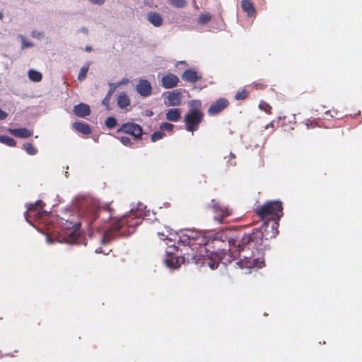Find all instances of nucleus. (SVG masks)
<instances>
[{
	"label": "nucleus",
	"mask_w": 362,
	"mask_h": 362,
	"mask_svg": "<svg viewBox=\"0 0 362 362\" xmlns=\"http://www.w3.org/2000/svg\"><path fill=\"white\" fill-rule=\"evenodd\" d=\"M7 113L0 108V119H4L7 117Z\"/></svg>",
	"instance_id": "37998d69"
},
{
	"label": "nucleus",
	"mask_w": 362,
	"mask_h": 362,
	"mask_svg": "<svg viewBox=\"0 0 362 362\" xmlns=\"http://www.w3.org/2000/svg\"><path fill=\"white\" fill-rule=\"evenodd\" d=\"M148 21L156 27L162 25L163 23L161 16L156 12H150L148 13Z\"/></svg>",
	"instance_id": "412c9836"
},
{
	"label": "nucleus",
	"mask_w": 362,
	"mask_h": 362,
	"mask_svg": "<svg viewBox=\"0 0 362 362\" xmlns=\"http://www.w3.org/2000/svg\"><path fill=\"white\" fill-rule=\"evenodd\" d=\"M38 35H38L37 33H36L35 32H33V33H32V36H33V37H37Z\"/></svg>",
	"instance_id": "09e8293b"
},
{
	"label": "nucleus",
	"mask_w": 362,
	"mask_h": 362,
	"mask_svg": "<svg viewBox=\"0 0 362 362\" xmlns=\"http://www.w3.org/2000/svg\"><path fill=\"white\" fill-rule=\"evenodd\" d=\"M170 4L178 8H184L187 5V1L185 0H169Z\"/></svg>",
	"instance_id": "7c9ffc66"
},
{
	"label": "nucleus",
	"mask_w": 362,
	"mask_h": 362,
	"mask_svg": "<svg viewBox=\"0 0 362 362\" xmlns=\"http://www.w3.org/2000/svg\"><path fill=\"white\" fill-rule=\"evenodd\" d=\"M182 78L187 82L195 83L202 78V75L199 74L196 71L189 69L182 74Z\"/></svg>",
	"instance_id": "dca6fc26"
},
{
	"label": "nucleus",
	"mask_w": 362,
	"mask_h": 362,
	"mask_svg": "<svg viewBox=\"0 0 362 362\" xmlns=\"http://www.w3.org/2000/svg\"><path fill=\"white\" fill-rule=\"evenodd\" d=\"M255 212L262 221H279L284 215L282 203L279 200L266 202L257 206Z\"/></svg>",
	"instance_id": "39448f33"
},
{
	"label": "nucleus",
	"mask_w": 362,
	"mask_h": 362,
	"mask_svg": "<svg viewBox=\"0 0 362 362\" xmlns=\"http://www.w3.org/2000/svg\"><path fill=\"white\" fill-rule=\"evenodd\" d=\"M158 238L160 239V240H165V237H167V235H165L164 233H158Z\"/></svg>",
	"instance_id": "49530a36"
},
{
	"label": "nucleus",
	"mask_w": 362,
	"mask_h": 362,
	"mask_svg": "<svg viewBox=\"0 0 362 362\" xmlns=\"http://www.w3.org/2000/svg\"><path fill=\"white\" fill-rule=\"evenodd\" d=\"M202 107V102L199 100L189 101V111L184 117L185 129L187 132L193 133L199 129V124L203 122L204 117Z\"/></svg>",
	"instance_id": "20e7f679"
},
{
	"label": "nucleus",
	"mask_w": 362,
	"mask_h": 362,
	"mask_svg": "<svg viewBox=\"0 0 362 362\" xmlns=\"http://www.w3.org/2000/svg\"><path fill=\"white\" fill-rule=\"evenodd\" d=\"M117 119L115 117H109L105 120V125L109 129H112L117 125Z\"/></svg>",
	"instance_id": "f704fd0d"
},
{
	"label": "nucleus",
	"mask_w": 362,
	"mask_h": 362,
	"mask_svg": "<svg viewBox=\"0 0 362 362\" xmlns=\"http://www.w3.org/2000/svg\"><path fill=\"white\" fill-rule=\"evenodd\" d=\"M178 77L173 74H168L163 76L161 79V85L166 89L173 88L176 87L178 84Z\"/></svg>",
	"instance_id": "ddd939ff"
},
{
	"label": "nucleus",
	"mask_w": 362,
	"mask_h": 362,
	"mask_svg": "<svg viewBox=\"0 0 362 362\" xmlns=\"http://www.w3.org/2000/svg\"><path fill=\"white\" fill-rule=\"evenodd\" d=\"M231 230L219 231L214 235H208L206 240V252H210L211 257L206 259L204 256L196 255L192 259L197 264H207L214 269L218 267L219 262L223 264L231 262L235 259V250L237 240L232 238Z\"/></svg>",
	"instance_id": "f257e3e1"
},
{
	"label": "nucleus",
	"mask_w": 362,
	"mask_h": 362,
	"mask_svg": "<svg viewBox=\"0 0 362 362\" xmlns=\"http://www.w3.org/2000/svg\"><path fill=\"white\" fill-rule=\"evenodd\" d=\"M43 207L44 203L41 200L37 201L35 204H31L26 211V219L28 221V217L33 216L41 219L45 214Z\"/></svg>",
	"instance_id": "9d476101"
},
{
	"label": "nucleus",
	"mask_w": 362,
	"mask_h": 362,
	"mask_svg": "<svg viewBox=\"0 0 362 362\" xmlns=\"http://www.w3.org/2000/svg\"><path fill=\"white\" fill-rule=\"evenodd\" d=\"M249 95V92L245 89L238 90L235 95V99L237 100H241L245 99Z\"/></svg>",
	"instance_id": "2f4dec72"
},
{
	"label": "nucleus",
	"mask_w": 362,
	"mask_h": 362,
	"mask_svg": "<svg viewBox=\"0 0 362 362\" xmlns=\"http://www.w3.org/2000/svg\"><path fill=\"white\" fill-rule=\"evenodd\" d=\"M279 221L275 220H267L264 221L259 228H257L259 231H261L262 234V239L269 240L275 238L279 234Z\"/></svg>",
	"instance_id": "0eeeda50"
},
{
	"label": "nucleus",
	"mask_w": 362,
	"mask_h": 362,
	"mask_svg": "<svg viewBox=\"0 0 362 362\" xmlns=\"http://www.w3.org/2000/svg\"><path fill=\"white\" fill-rule=\"evenodd\" d=\"M182 93L179 90H174L170 92L167 96L168 106H178L181 104Z\"/></svg>",
	"instance_id": "2eb2a0df"
},
{
	"label": "nucleus",
	"mask_w": 362,
	"mask_h": 362,
	"mask_svg": "<svg viewBox=\"0 0 362 362\" xmlns=\"http://www.w3.org/2000/svg\"><path fill=\"white\" fill-rule=\"evenodd\" d=\"M114 214V209L110 206V204H107L105 206L100 207L95 211L93 218L95 221L100 218L105 220V218L109 220H112L113 218Z\"/></svg>",
	"instance_id": "f8f14e48"
},
{
	"label": "nucleus",
	"mask_w": 362,
	"mask_h": 362,
	"mask_svg": "<svg viewBox=\"0 0 362 362\" xmlns=\"http://www.w3.org/2000/svg\"><path fill=\"white\" fill-rule=\"evenodd\" d=\"M130 105V100L128 95L125 93H122L119 95L117 98V105L122 108H126Z\"/></svg>",
	"instance_id": "5701e85b"
},
{
	"label": "nucleus",
	"mask_w": 362,
	"mask_h": 362,
	"mask_svg": "<svg viewBox=\"0 0 362 362\" xmlns=\"http://www.w3.org/2000/svg\"><path fill=\"white\" fill-rule=\"evenodd\" d=\"M121 83H119L117 84L116 83H110V89L108 91H111V93L113 94L114 92L115 91L117 87H118V86H119Z\"/></svg>",
	"instance_id": "a19ab883"
},
{
	"label": "nucleus",
	"mask_w": 362,
	"mask_h": 362,
	"mask_svg": "<svg viewBox=\"0 0 362 362\" xmlns=\"http://www.w3.org/2000/svg\"><path fill=\"white\" fill-rule=\"evenodd\" d=\"M86 50L87 52H90V51L92 50V47H90V46H86Z\"/></svg>",
	"instance_id": "de8ad7c7"
},
{
	"label": "nucleus",
	"mask_w": 362,
	"mask_h": 362,
	"mask_svg": "<svg viewBox=\"0 0 362 362\" xmlns=\"http://www.w3.org/2000/svg\"><path fill=\"white\" fill-rule=\"evenodd\" d=\"M144 221L143 213L132 210L121 218L113 221L111 226L103 234V240L110 241L118 235L128 236L133 233L135 227L141 225Z\"/></svg>",
	"instance_id": "7ed1b4c3"
},
{
	"label": "nucleus",
	"mask_w": 362,
	"mask_h": 362,
	"mask_svg": "<svg viewBox=\"0 0 362 362\" xmlns=\"http://www.w3.org/2000/svg\"><path fill=\"white\" fill-rule=\"evenodd\" d=\"M165 136V134L160 129L159 131H156L151 134V139L152 142H156Z\"/></svg>",
	"instance_id": "473e14b6"
},
{
	"label": "nucleus",
	"mask_w": 362,
	"mask_h": 362,
	"mask_svg": "<svg viewBox=\"0 0 362 362\" xmlns=\"http://www.w3.org/2000/svg\"><path fill=\"white\" fill-rule=\"evenodd\" d=\"M0 142L11 147L15 146L16 144L13 138L6 135L0 136Z\"/></svg>",
	"instance_id": "a878e982"
},
{
	"label": "nucleus",
	"mask_w": 362,
	"mask_h": 362,
	"mask_svg": "<svg viewBox=\"0 0 362 362\" xmlns=\"http://www.w3.org/2000/svg\"><path fill=\"white\" fill-rule=\"evenodd\" d=\"M174 125L170 124V123H168V122H164V123H162L160 126V129L163 132L164 131H167V132H173V129H174Z\"/></svg>",
	"instance_id": "c9c22d12"
},
{
	"label": "nucleus",
	"mask_w": 362,
	"mask_h": 362,
	"mask_svg": "<svg viewBox=\"0 0 362 362\" xmlns=\"http://www.w3.org/2000/svg\"><path fill=\"white\" fill-rule=\"evenodd\" d=\"M182 110L179 108L169 109L166 114L165 118L167 120L177 122L181 119Z\"/></svg>",
	"instance_id": "a211bd4d"
},
{
	"label": "nucleus",
	"mask_w": 362,
	"mask_h": 362,
	"mask_svg": "<svg viewBox=\"0 0 362 362\" xmlns=\"http://www.w3.org/2000/svg\"><path fill=\"white\" fill-rule=\"evenodd\" d=\"M74 114L80 117H85L88 116L91 111L90 107L85 103H80L74 107Z\"/></svg>",
	"instance_id": "f3484780"
},
{
	"label": "nucleus",
	"mask_w": 362,
	"mask_h": 362,
	"mask_svg": "<svg viewBox=\"0 0 362 362\" xmlns=\"http://www.w3.org/2000/svg\"><path fill=\"white\" fill-rule=\"evenodd\" d=\"M3 18V15L1 13H0V20Z\"/></svg>",
	"instance_id": "8fccbe9b"
},
{
	"label": "nucleus",
	"mask_w": 362,
	"mask_h": 362,
	"mask_svg": "<svg viewBox=\"0 0 362 362\" xmlns=\"http://www.w3.org/2000/svg\"><path fill=\"white\" fill-rule=\"evenodd\" d=\"M10 132L15 136L19 138H28L33 135V132L26 128L13 129Z\"/></svg>",
	"instance_id": "aec40b11"
},
{
	"label": "nucleus",
	"mask_w": 362,
	"mask_h": 362,
	"mask_svg": "<svg viewBox=\"0 0 362 362\" xmlns=\"http://www.w3.org/2000/svg\"><path fill=\"white\" fill-rule=\"evenodd\" d=\"M91 3L98 5H103L105 2V0H89Z\"/></svg>",
	"instance_id": "c03bdc74"
},
{
	"label": "nucleus",
	"mask_w": 362,
	"mask_h": 362,
	"mask_svg": "<svg viewBox=\"0 0 362 362\" xmlns=\"http://www.w3.org/2000/svg\"><path fill=\"white\" fill-rule=\"evenodd\" d=\"M305 124L307 125V128L309 129V128H315V127L317 126V124L316 122V121H310L309 123L308 122H306Z\"/></svg>",
	"instance_id": "79ce46f5"
},
{
	"label": "nucleus",
	"mask_w": 362,
	"mask_h": 362,
	"mask_svg": "<svg viewBox=\"0 0 362 362\" xmlns=\"http://www.w3.org/2000/svg\"><path fill=\"white\" fill-rule=\"evenodd\" d=\"M165 262L168 267L171 268H177L180 265L177 264V261L174 262V258L172 257L171 259H165Z\"/></svg>",
	"instance_id": "58836bf2"
},
{
	"label": "nucleus",
	"mask_w": 362,
	"mask_h": 362,
	"mask_svg": "<svg viewBox=\"0 0 362 362\" xmlns=\"http://www.w3.org/2000/svg\"><path fill=\"white\" fill-rule=\"evenodd\" d=\"M259 107L266 113L271 114L272 107L267 103L261 101L259 104Z\"/></svg>",
	"instance_id": "72a5a7b5"
},
{
	"label": "nucleus",
	"mask_w": 362,
	"mask_h": 362,
	"mask_svg": "<svg viewBox=\"0 0 362 362\" xmlns=\"http://www.w3.org/2000/svg\"><path fill=\"white\" fill-rule=\"evenodd\" d=\"M112 93H111V91H108L106 96L105 97V98L102 101V104L105 106L106 109L107 110H110V98L112 96Z\"/></svg>",
	"instance_id": "e433bc0d"
},
{
	"label": "nucleus",
	"mask_w": 362,
	"mask_h": 362,
	"mask_svg": "<svg viewBox=\"0 0 362 362\" xmlns=\"http://www.w3.org/2000/svg\"><path fill=\"white\" fill-rule=\"evenodd\" d=\"M251 86L257 90H264L267 87V84L263 80H259L258 81H255L252 83Z\"/></svg>",
	"instance_id": "cd10ccee"
},
{
	"label": "nucleus",
	"mask_w": 362,
	"mask_h": 362,
	"mask_svg": "<svg viewBox=\"0 0 362 362\" xmlns=\"http://www.w3.org/2000/svg\"><path fill=\"white\" fill-rule=\"evenodd\" d=\"M23 148L27 153L31 156L35 155L37 152V150L35 148V147H34L33 145L30 143H25L23 144Z\"/></svg>",
	"instance_id": "c85d7f7f"
},
{
	"label": "nucleus",
	"mask_w": 362,
	"mask_h": 362,
	"mask_svg": "<svg viewBox=\"0 0 362 362\" xmlns=\"http://www.w3.org/2000/svg\"><path fill=\"white\" fill-rule=\"evenodd\" d=\"M229 157H230L229 162H230V165H235V161H234L233 163L230 161L231 160H234L235 158V154L233 153H230Z\"/></svg>",
	"instance_id": "a18cd8bd"
},
{
	"label": "nucleus",
	"mask_w": 362,
	"mask_h": 362,
	"mask_svg": "<svg viewBox=\"0 0 362 362\" xmlns=\"http://www.w3.org/2000/svg\"><path fill=\"white\" fill-rule=\"evenodd\" d=\"M209 208L215 214L214 219L218 223H223V219L230 216L232 210L226 206L221 205L216 200L212 199Z\"/></svg>",
	"instance_id": "6e6552de"
},
{
	"label": "nucleus",
	"mask_w": 362,
	"mask_h": 362,
	"mask_svg": "<svg viewBox=\"0 0 362 362\" xmlns=\"http://www.w3.org/2000/svg\"><path fill=\"white\" fill-rule=\"evenodd\" d=\"M65 221H66V223H64V227L67 229L74 228V230H76L80 226V223H74L72 221H69V220H65ZM69 235L70 236H73L74 238H75V236L76 235V231L74 230V231L70 232Z\"/></svg>",
	"instance_id": "393cba45"
},
{
	"label": "nucleus",
	"mask_w": 362,
	"mask_h": 362,
	"mask_svg": "<svg viewBox=\"0 0 362 362\" xmlns=\"http://www.w3.org/2000/svg\"><path fill=\"white\" fill-rule=\"evenodd\" d=\"M119 140L123 145H124L126 146L131 147L133 146V142L131 141V139L128 136H120L119 138Z\"/></svg>",
	"instance_id": "4c0bfd02"
},
{
	"label": "nucleus",
	"mask_w": 362,
	"mask_h": 362,
	"mask_svg": "<svg viewBox=\"0 0 362 362\" xmlns=\"http://www.w3.org/2000/svg\"><path fill=\"white\" fill-rule=\"evenodd\" d=\"M117 132H123L134 136L135 140L141 139L143 135V129L140 125L134 122L122 124L117 129Z\"/></svg>",
	"instance_id": "1a4fd4ad"
},
{
	"label": "nucleus",
	"mask_w": 362,
	"mask_h": 362,
	"mask_svg": "<svg viewBox=\"0 0 362 362\" xmlns=\"http://www.w3.org/2000/svg\"><path fill=\"white\" fill-rule=\"evenodd\" d=\"M152 87L151 83L146 79H141L136 86V91L143 96L147 97L151 95Z\"/></svg>",
	"instance_id": "4468645a"
},
{
	"label": "nucleus",
	"mask_w": 362,
	"mask_h": 362,
	"mask_svg": "<svg viewBox=\"0 0 362 362\" xmlns=\"http://www.w3.org/2000/svg\"><path fill=\"white\" fill-rule=\"evenodd\" d=\"M73 127L76 131L81 132L83 134L88 135L92 132L90 126L88 124H86L83 122H74L73 124Z\"/></svg>",
	"instance_id": "4be33fe9"
},
{
	"label": "nucleus",
	"mask_w": 362,
	"mask_h": 362,
	"mask_svg": "<svg viewBox=\"0 0 362 362\" xmlns=\"http://www.w3.org/2000/svg\"><path fill=\"white\" fill-rule=\"evenodd\" d=\"M28 74L29 78L34 82H40L42 78V74L34 69H30Z\"/></svg>",
	"instance_id": "b1692460"
},
{
	"label": "nucleus",
	"mask_w": 362,
	"mask_h": 362,
	"mask_svg": "<svg viewBox=\"0 0 362 362\" xmlns=\"http://www.w3.org/2000/svg\"><path fill=\"white\" fill-rule=\"evenodd\" d=\"M207 237L199 231L187 230L180 236V240L185 245L204 246L206 245Z\"/></svg>",
	"instance_id": "423d86ee"
},
{
	"label": "nucleus",
	"mask_w": 362,
	"mask_h": 362,
	"mask_svg": "<svg viewBox=\"0 0 362 362\" xmlns=\"http://www.w3.org/2000/svg\"><path fill=\"white\" fill-rule=\"evenodd\" d=\"M264 240L262 234L257 228L254 229L250 233L243 235L235 245V255L236 257H243L236 264L240 268H262L264 266L263 259Z\"/></svg>",
	"instance_id": "f03ea898"
},
{
	"label": "nucleus",
	"mask_w": 362,
	"mask_h": 362,
	"mask_svg": "<svg viewBox=\"0 0 362 362\" xmlns=\"http://www.w3.org/2000/svg\"><path fill=\"white\" fill-rule=\"evenodd\" d=\"M89 69V64H88L86 66H83L79 71L78 76V80L80 81H83L86 78L87 75V72Z\"/></svg>",
	"instance_id": "c756f323"
},
{
	"label": "nucleus",
	"mask_w": 362,
	"mask_h": 362,
	"mask_svg": "<svg viewBox=\"0 0 362 362\" xmlns=\"http://www.w3.org/2000/svg\"><path fill=\"white\" fill-rule=\"evenodd\" d=\"M33 46V43L25 40V38L22 37L21 49H24L28 47Z\"/></svg>",
	"instance_id": "ea45409f"
},
{
	"label": "nucleus",
	"mask_w": 362,
	"mask_h": 362,
	"mask_svg": "<svg viewBox=\"0 0 362 362\" xmlns=\"http://www.w3.org/2000/svg\"><path fill=\"white\" fill-rule=\"evenodd\" d=\"M211 16L208 13H202L198 18V23L201 25L206 24L211 21Z\"/></svg>",
	"instance_id": "bb28decb"
},
{
	"label": "nucleus",
	"mask_w": 362,
	"mask_h": 362,
	"mask_svg": "<svg viewBox=\"0 0 362 362\" xmlns=\"http://www.w3.org/2000/svg\"><path fill=\"white\" fill-rule=\"evenodd\" d=\"M241 7L244 12L247 13L249 17L255 16L256 14L254 4L251 0H242Z\"/></svg>",
	"instance_id": "6ab92c4d"
},
{
	"label": "nucleus",
	"mask_w": 362,
	"mask_h": 362,
	"mask_svg": "<svg viewBox=\"0 0 362 362\" xmlns=\"http://www.w3.org/2000/svg\"><path fill=\"white\" fill-rule=\"evenodd\" d=\"M229 105V101L225 98H221L212 103L208 109V114L214 116L222 112Z\"/></svg>",
	"instance_id": "9b49d317"
}]
</instances>
